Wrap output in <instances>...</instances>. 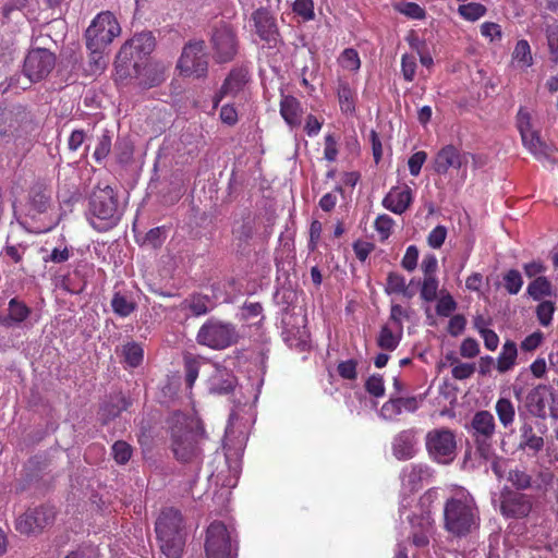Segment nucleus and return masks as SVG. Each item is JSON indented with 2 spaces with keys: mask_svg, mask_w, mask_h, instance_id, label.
<instances>
[{
  "mask_svg": "<svg viewBox=\"0 0 558 558\" xmlns=\"http://www.w3.org/2000/svg\"><path fill=\"white\" fill-rule=\"evenodd\" d=\"M444 530L454 538H463L478 530L481 515L472 494L459 488L444 504Z\"/></svg>",
  "mask_w": 558,
  "mask_h": 558,
  "instance_id": "f257e3e1",
  "label": "nucleus"
},
{
  "mask_svg": "<svg viewBox=\"0 0 558 558\" xmlns=\"http://www.w3.org/2000/svg\"><path fill=\"white\" fill-rule=\"evenodd\" d=\"M123 215L117 192L109 185L97 186L88 198V220L98 232L116 227Z\"/></svg>",
  "mask_w": 558,
  "mask_h": 558,
  "instance_id": "f03ea898",
  "label": "nucleus"
},
{
  "mask_svg": "<svg viewBox=\"0 0 558 558\" xmlns=\"http://www.w3.org/2000/svg\"><path fill=\"white\" fill-rule=\"evenodd\" d=\"M205 438L201 422L179 417L171 427V447L177 460L183 463L198 462L202 457L199 442Z\"/></svg>",
  "mask_w": 558,
  "mask_h": 558,
  "instance_id": "7ed1b4c3",
  "label": "nucleus"
},
{
  "mask_svg": "<svg viewBox=\"0 0 558 558\" xmlns=\"http://www.w3.org/2000/svg\"><path fill=\"white\" fill-rule=\"evenodd\" d=\"M156 533L167 558H180L185 545L181 512L174 508L165 509L156 521Z\"/></svg>",
  "mask_w": 558,
  "mask_h": 558,
  "instance_id": "20e7f679",
  "label": "nucleus"
},
{
  "mask_svg": "<svg viewBox=\"0 0 558 558\" xmlns=\"http://www.w3.org/2000/svg\"><path fill=\"white\" fill-rule=\"evenodd\" d=\"M155 37L150 32H143L134 35L119 50L114 66L120 78L131 76V68L138 71V62L155 49Z\"/></svg>",
  "mask_w": 558,
  "mask_h": 558,
  "instance_id": "39448f33",
  "label": "nucleus"
},
{
  "mask_svg": "<svg viewBox=\"0 0 558 558\" xmlns=\"http://www.w3.org/2000/svg\"><path fill=\"white\" fill-rule=\"evenodd\" d=\"M241 336L235 325L216 318L204 323L196 336V341L213 350H225L239 342Z\"/></svg>",
  "mask_w": 558,
  "mask_h": 558,
  "instance_id": "423d86ee",
  "label": "nucleus"
},
{
  "mask_svg": "<svg viewBox=\"0 0 558 558\" xmlns=\"http://www.w3.org/2000/svg\"><path fill=\"white\" fill-rule=\"evenodd\" d=\"M177 69L183 77L203 78L208 73V54L204 40L187 41L177 63Z\"/></svg>",
  "mask_w": 558,
  "mask_h": 558,
  "instance_id": "0eeeda50",
  "label": "nucleus"
},
{
  "mask_svg": "<svg viewBox=\"0 0 558 558\" xmlns=\"http://www.w3.org/2000/svg\"><path fill=\"white\" fill-rule=\"evenodd\" d=\"M425 445L429 457L440 464L451 463L457 456L456 435L449 428L429 430L426 434Z\"/></svg>",
  "mask_w": 558,
  "mask_h": 558,
  "instance_id": "6e6552de",
  "label": "nucleus"
},
{
  "mask_svg": "<svg viewBox=\"0 0 558 558\" xmlns=\"http://www.w3.org/2000/svg\"><path fill=\"white\" fill-rule=\"evenodd\" d=\"M121 27L116 16L109 12L99 13L86 29V43L92 47H107L119 36Z\"/></svg>",
  "mask_w": 558,
  "mask_h": 558,
  "instance_id": "1a4fd4ad",
  "label": "nucleus"
},
{
  "mask_svg": "<svg viewBox=\"0 0 558 558\" xmlns=\"http://www.w3.org/2000/svg\"><path fill=\"white\" fill-rule=\"evenodd\" d=\"M496 423L489 411H477L470 423V432L476 446V451L484 459L492 453V439L495 435Z\"/></svg>",
  "mask_w": 558,
  "mask_h": 558,
  "instance_id": "9d476101",
  "label": "nucleus"
},
{
  "mask_svg": "<svg viewBox=\"0 0 558 558\" xmlns=\"http://www.w3.org/2000/svg\"><path fill=\"white\" fill-rule=\"evenodd\" d=\"M210 44L214 59L217 63H227L232 61L239 50L236 34L226 24L214 29Z\"/></svg>",
  "mask_w": 558,
  "mask_h": 558,
  "instance_id": "9b49d317",
  "label": "nucleus"
},
{
  "mask_svg": "<svg viewBox=\"0 0 558 558\" xmlns=\"http://www.w3.org/2000/svg\"><path fill=\"white\" fill-rule=\"evenodd\" d=\"M205 551L207 558H231V535L227 526L219 521H214L206 531Z\"/></svg>",
  "mask_w": 558,
  "mask_h": 558,
  "instance_id": "f8f14e48",
  "label": "nucleus"
},
{
  "mask_svg": "<svg viewBox=\"0 0 558 558\" xmlns=\"http://www.w3.org/2000/svg\"><path fill=\"white\" fill-rule=\"evenodd\" d=\"M54 54L45 48L31 50L24 61L23 71L31 82L45 78L54 68Z\"/></svg>",
  "mask_w": 558,
  "mask_h": 558,
  "instance_id": "ddd939ff",
  "label": "nucleus"
},
{
  "mask_svg": "<svg viewBox=\"0 0 558 558\" xmlns=\"http://www.w3.org/2000/svg\"><path fill=\"white\" fill-rule=\"evenodd\" d=\"M532 500L529 495L505 487L500 495V512L508 519L526 518L532 511Z\"/></svg>",
  "mask_w": 558,
  "mask_h": 558,
  "instance_id": "4468645a",
  "label": "nucleus"
},
{
  "mask_svg": "<svg viewBox=\"0 0 558 558\" xmlns=\"http://www.w3.org/2000/svg\"><path fill=\"white\" fill-rule=\"evenodd\" d=\"M248 82L250 73L246 66L241 65L231 69L221 87L213 98L214 108H217L225 97L238 96L241 92H243Z\"/></svg>",
  "mask_w": 558,
  "mask_h": 558,
  "instance_id": "2eb2a0df",
  "label": "nucleus"
},
{
  "mask_svg": "<svg viewBox=\"0 0 558 558\" xmlns=\"http://www.w3.org/2000/svg\"><path fill=\"white\" fill-rule=\"evenodd\" d=\"M54 520V512L47 507H38L28 511L16 520L15 529L25 535L41 531Z\"/></svg>",
  "mask_w": 558,
  "mask_h": 558,
  "instance_id": "dca6fc26",
  "label": "nucleus"
},
{
  "mask_svg": "<svg viewBox=\"0 0 558 558\" xmlns=\"http://www.w3.org/2000/svg\"><path fill=\"white\" fill-rule=\"evenodd\" d=\"M252 20L259 38L275 47L280 37L275 16L267 9L259 8L253 12Z\"/></svg>",
  "mask_w": 558,
  "mask_h": 558,
  "instance_id": "f3484780",
  "label": "nucleus"
},
{
  "mask_svg": "<svg viewBox=\"0 0 558 558\" xmlns=\"http://www.w3.org/2000/svg\"><path fill=\"white\" fill-rule=\"evenodd\" d=\"M416 430L413 428L399 432L392 440V454L398 460H410L416 453Z\"/></svg>",
  "mask_w": 558,
  "mask_h": 558,
  "instance_id": "a211bd4d",
  "label": "nucleus"
},
{
  "mask_svg": "<svg viewBox=\"0 0 558 558\" xmlns=\"http://www.w3.org/2000/svg\"><path fill=\"white\" fill-rule=\"evenodd\" d=\"M32 314V310L17 298L9 301L8 314H0V325L5 328L21 326Z\"/></svg>",
  "mask_w": 558,
  "mask_h": 558,
  "instance_id": "6ab92c4d",
  "label": "nucleus"
},
{
  "mask_svg": "<svg viewBox=\"0 0 558 558\" xmlns=\"http://www.w3.org/2000/svg\"><path fill=\"white\" fill-rule=\"evenodd\" d=\"M430 476L429 469L422 464H411L404 468L400 478L402 488L408 493H414L422 487V483Z\"/></svg>",
  "mask_w": 558,
  "mask_h": 558,
  "instance_id": "aec40b11",
  "label": "nucleus"
},
{
  "mask_svg": "<svg viewBox=\"0 0 558 558\" xmlns=\"http://www.w3.org/2000/svg\"><path fill=\"white\" fill-rule=\"evenodd\" d=\"M411 203L412 192L407 185L403 190L392 187L383 199V206L398 215L403 214L410 207Z\"/></svg>",
  "mask_w": 558,
  "mask_h": 558,
  "instance_id": "412c9836",
  "label": "nucleus"
},
{
  "mask_svg": "<svg viewBox=\"0 0 558 558\" xmlns=\"http://www.w3.org/2000/svg\"><path fill=\"white\" fill-rule=\"evenodd\" d=\"M462 166V156L453 145L442 147L434 160V170L439 174H445L450 168L459 169Z\"/></svg>",
  "mask_w": 558,
  "mask_h": 558,
  "instance_id": "4be33fe9",
  "label": "nucleus"
},
{
  "mask_svg": "<svg viewBox=\"0 0 558 558\" xmlns=\"http://www.w3.org/2000/svg\"><path fill=\"white\" fill-rule=\"evenodd\" d=\"M29 210L35 214H45L51 205V191L44 183H35L28 193Z\"/></svg>",
  "mask_w": 558,
  "mask_h": 558,
  "instance_id": "5701e85b",
  "label": "nucleus"
},
{
  "mask_svg": "<svg viewBox=\"0 0 558 558\" xmlns=\"http://www.w3.org/2000/svg\"><path fill=\"white\" fill-rule=\"evenodd\" d=\"M550 389L549 386L539 384L527 393L525 407L533 416L542 420L546 418L545 397L547 392H550Z\"/></svg>",
  "mask_w": 558,
  "mask_h": 558,
  "instance_id": "b1692460",
  "label": "nucleus"
},
{
  "mask_svg": "<svg viewBox=\"0 0 558 558\" xmlns=\"http://www.w3.org/2000/svg\"><path fill=\"white\" fill-rule=\"evenodd\" d=\"M255 232V222L251 217L243 218L233 227L232 234L238 252L245 254Z\"/></svg>",
  "mask_w": 558,
  "mask_h": 558,
  "instance_id": "393cba45",
  "label": "nucleus"
},
{
  "mask_svg": "<svg viewBox=\"0 0 558 558\" xmlns=\"http://www.w3.org/2000/svg\"><path fill=\"white\" fill-rule=\"evenodd\" d=\"M130 405V401L121 393L110 396L99 409V417L102 424H108L110 421L118 417L122 411H125Z\"/></svg>",
  "mask_w": 558,
  "mask_h": 558,
  "instance_id": "a878e982",
  "label": "nucleus"
},
{
  "mask_svg": "<svg viewBox=\"0 0 558 558\" xmlns=\"http://www.w3.org/2000/svg\"><path fill=\"white\" fill-rule=\"evenodd\" d=\"M131 76L135 75L138 84L144 88L158 86L165 81L163 72L151 64L141 68V62H138V71L131 68Z\"/></svg>",
  "mask_w": 558,
  "mask_h": 558,
  "instance_id": "bb28decb",
  "label": "nucleus"
},
{
  "mask_svg": "<svg viewBox=\"0 0 558 558\" xmlns=\"http://www.w3.org/2000/svg\"><path fill=\"white\" fill-rule=\"evenodd\" d=\"M280 114L290 126H300L302 117L300 101L293 96H283L280 101Z\"/></svg>",
  "mask_w": 558,
  "mask_h": 558,
  "instance_id": "cd10ccee",
  "label": "nucleus"
},
{
  "mask_svg": "<svg viewBox=\"0 0 558 558\" xmlns=\"http://www.w3.org/2000/svg\"><path fill=\"white\" fill-rule=\"evenodd\" d=\"M236 378L227 371H217L209 381V392L214 395H229L234 390Z\"/></svg>",
  "mask_w": 558,
  "mask_h": 558,
  "instance_id": "c85d7f7f",
  "label": "nucleus"
},
{
  "mask_svg": "<svg viewBox=\"0 0 558 558\" xmlns=\"http://www.w3.org/2000/svg\"><path fill=\"white\" fill-rule=\"evenodd\" d=\"M520 133L524 146L537 158H546L549 156V147L542 142L538 134L531 130H525L522 125L520 126Z\"/></svg>",
  "mask_w": 558,
  "mask_h": 558,
  "instance_id": "c756f323",
  "label": "nucleus"
},
{
  "mask_svg": "<svg viewBox=\"0 0 558 558\" xmlns=\"http://www.w3.org/2000/svg\"><path fill=\"white\" fill-rule=\"evenodd\" d=\"M517 356V344L510 340L506 341L497 359V369L500 373L508 372L515 364Z\"/></svg>",
  "mask_w": 558,
  "mask_h": 558,
  "instance_id": "7c9ffc66",
  "label": "nucleus"
},
{
  "mask_svg": "<svg viewBox=\"0 0 558 558\" xmlns=\"http://www.w3.org/2000/svg\"><path fill=\"white\" fill-rule=\"evenodd\" d=\"M120 355L130 367H137L142 364L144 359V350L142 345L135 341H129L123 344Z\"/></svg>",
  "mask_w": 558,
  "mask_h": 558,
  "instance_id": "2f4dec72",
  "label": "nucleus"
},
{
  "mask_svg": "<svg viewBox=\"0 0 558 558\" xmlns=\"http://www.w3.org/2000/svg\"><path fill=\"white\" fill-rule=\"evenodd\" d=\"M521 432V441L519 445L520 449H530L534 452H538L544 447V439L539 436H536L533 433V426L530 423H524L520 429Z\"/></svg>",
  "mask_w": 558,
  "mask_h": 558,
  "instance_id": "473e14b6",
  "label": "nucleus"
},
{
  "mask_svg": "<svg viewBox=\"0 0 558 558\" xmlns=\"http://www.w3.org/2000/svg\"><path fill=\"white\" fill-rule=\"evenodd\" d=\"M526 292L533 300L539 301L553 294V286L546 277L538 276L530 282Z\"/></svg>",
  "mask_w": 558,
  "mask_h": 558,
  "instance_id": "72a5a7b5",
  "label": "nucleus"
},
{
  "mask_svg": "<svg viewBox=\"0 0 558 558\" xmlns=\"http://www.w3.org/2000/svg\"><path fill=\"white\" fill-rule=\"evenodd\" d=\"M50 460L43 456H35L31 458L26 463L27 476L33 480L41 477L40 474L45 475L50 473Z\"/></svg>",
  "mask_w": 558,
  "mask_h": 558,
  "instance_id": "f704fd0d",
  "label": "nucleus"
},
{
  "mask_svg": "<svg viewBox=\"0 0 558 558\" xmlns=\"http://www.w3.org/2000/svg\"><path fill=\"white\" fill-rule=\"evenodd\" d=\"M495 410L500 424L507 428L509 427L515 416V409L513 403L507 398H500L495 405Z\"/></svg>",
  "mask_w": 558,
  "mask_h": 558,
  "instance_id": "c9c22d12",
  "label": "nucleus"
},
{
  "mask_svg": "<svg viewBox=\"0 0 558 558\" xmlns=\"http://www.w3.org/2000/svg\"><path fill=\"white\" fill-rule=\"evenodd\" d=\"M401 332L402 330H400L399 335H395L388 325H384L377 338V345L385 351L396 350L401 340Z\"/></svg>",
  "mask_w": 558,
  "mask_h": 558,
  "instance_id": "e433bc0d",
  "label": "nucleus"
},
{
  "mask_svg": "<svg viewBox=\"0 0 558 558\" xmlns=\"http://www.w3.org/2000/svg\"><path fill=\"white\" fill-rule=\"evenodd\" d=\"M507 480L517 492L530 489L533 483L532 476L526 471L518 468L509 470Z\"/></svg>",
  "mask_w": 558,
  "mask_h": 558,
  "instance_id": "4c0bfd02",
  "label": "nucleus"
},
{
  "mask_svg": "<svg viewBox=\"0 0 558 558\" xmlns=\"http://www.w3.org/2000/svg\"><path fill=\"white\" fill-rule=\"evenodd\" d=\"M112 311L120 317H128L136 310V303L116 292L111 300Z\"/></svg>",
  "mask_w": 558,
  "mask_h": 558,
  "instance_id": "58836bf2",
  "label": "nucleus"
},
{
  "mask_svg": "<svg viewBox=\"0 0 558 558\" xmlns=\"http://www.w3.org/2000/svg\"><path fill=\"white\" fill-rule=\"evenodd\" d=\"M512 58L519 63L521 68H529L533 64L530 45L526 40L521 39L517 43Z\"/></svg>",
  "mask_w": 558,
  "mask_h": 558,
  "instance_id": "ea45409f",
  "label": "nucleus"
},
{
  "mask_svg": "<svg viewBox=\"0 0 558 558\" xmlns=\"http://www.w3.org/2000/svg\"><path fill=\"white\" fill-rule=\"evenodd\" d=\"M28 0H8L2 7V16L5 21L19 19L23 14Z\"/></svg>",
  "mask_w": 558,
  "mask_h": 558,
  "instance_id": "a19ab883",
  "label": "nucleus"
},
{
  "mask_svg": "<svg viewBox=\"0 0 558 558\" xmlns=\"http://www.w3.org/2000/svg\"><path fill=\"white\" fill-rule=\"evenodd\" d=\"M523 286V279L519 270L510 269L504 275V287L509 294H518Z\"/></svg>",
  "mask_w": 558,
  "mask_h": 558,
  "instance_id": "79ce46f5",
  "label": "nucleus"
},
{
  "mask_svg": "<svg viewBox=\"0 0 558 558\" xmlns=\"http://www.w3.org/2000/svg\"><path fill=\"white\" fill-rule=\"evenodd\" d=\"M86 47L89 50V68L93 73L101 71L106 68L107 61L104 57V50L106 47H92L86 43Z\"/></svg>",
  "mask_w": 558,
  "mask_h": 558,
  "instance_id": "37998d69",
  "label": "nucleus"
},
{
  "mask_svg": "<svg viewBox=\"0 0 558 558\" xmlns=\"http://www.w3.org/2000/svg\"><path fill=\"white\" fill-rule=\"evenodd\" d=\"M201 361L198 357L187 354L184 356L185 381L187 386L192 387L197 379L199 372Z\"/></svg>",
  "mask_w": 558,
  "mask_h": 558,
  "instance_id": "c03bdc74",
  "label": "nucleus"
},
{
  "mask_svg": "<svg viewBox=\"0 0 558 558\" xmlns=\"http://www.w3.org/2000/svg\"><path fill=\"white\" fill-rule=\"evenodd\" d=\"M338 99L343 112L354 111L353 92L347 83L339 84Z\"/></svg>",
  "mask_w": 558,
  "mask_h": 558,
  "instance_id": "a18cd8bd",
  "label": "nucleus"
},
{
  "mask_svg": "<svg viewBox=\"0 0 558 558\" xmlns=\"http://www.w3.org/2000/svg\"><path fill=\"white\" fill-rule=\"evenodd\" d=\"M458 12L468 21H476L486 13V8L481 3L471 2L461 4Z\"/></svg>",
  "mask_w": 558,
  "mask_h": 558,
  "instance_id": "49530a36",
  "label": "nucleus"
},
{
  "mask_svg": "<svg viewBox=\"0 0 558 558\" xmlns=\"http://www.w3.org/2000/svg\"><path fill=\"white\" fill-rule=\"evenodd\" d=\"M112 456L117 463L125 464L132 457V447L123 440H118L112 445Z\"/></svg>",
  "mask_w": 558,
  "mask_h": 558,
  "instance_id": "de8ad7c7",
  "label": "nucleus"
},
{
  "mask_svg": "<svg viewBox=\"0 0 558 558\" xmlns=\"http://www.w3.org/2000/svg\"><path fill=\"white\" fill-rule=\"evenodd\" d=\"M438 280L436 277H424L421 287V298L426 302H433L437 298Z\"/></svg>",
  "mask_w": 558,
  "mask_h": 558,
  "instance_id": "09e8293b",
  "label": "nucleus"
},
{
  "mask_svg": "<svg viewBox=\"0 0 558 558\" xmlns=\"http://www.w3.org/2000/svg\"><path fill=\"white\" fill-rule=\"evenodd\" d=\"M99 548L94 544H82L70 551L64 558H99Z\"/></svg>",
  "mask_w": 558,
  "mask_h": 558,
  "instance_id": "8fccbe9b",
  "label": "nucleus"
},
{
  "mask_svg": "<svg viewBox=\"0 0 558 558\" xmlns=\"http://www.w3.org/2000/svg\"><path fill=\"white\" fill-rule=\"evenodd\" d=\"M555 312L554 303L550 301H543L536 307V316L539 324L544 327L550 325L553 320V314Z\"/></svg>",
  "mask_w": 558,
  "mask_h": 558,
  "instance_id": "3c124183",
  "label": "nucleus"
},
{
  "mask_svg": "<svg viewBox=\"0 0 558 558\" xmlns=\"http://www.w3.org/2000/svg\"><path fill=\"white\" fill-rule=\"evenodd\" d=\"M293 12L301 16L304 21L314 19V1L313 0H295L293 3Z\"/></svg>",
  "mask_w": 558,
  "mask_h": 558,
  "instance_id": "603ef678",
  "label": "nucleus"
},
{
  "mask_svg": "<svg viewBox=\"0 0 558 558\" xmlns=\"http://www.w3.org/2000/svg\"><path fill=\"white\" fill-rule=\"evenodd\" d=\"M208 296L205 295H193L187 300L189 308L195 316L205 315L208 313Z\"/></svg>",
  "mask_w": 558,
  "mask_h": 558,
  "instance_id": "864d4df0",
  "label": "nucleus"
},
{
  "mask_svg": "<svg viewBox=\"0 0 558 558\" xmlns=\"http://www.w3.org/2000/svg\"><path fill=\"white\" fill-rule=\"evenodd\" d=\"M365 390L376 397H383L385 395V385L383 376L380 375H372L365 381Z\"/></svg>",
  "mask_w": 558,
  "mask_h": 558,
  "instance_id": "5fc2aeb1",
  "label": "nucleus"
},
{
  "mask_svg": "<svg viewBox=\"0 0 558 558\" xmlns=\"http://www.w3.org/2000/svg\"><path fill=\"white\" fill-rule=\"evenodd\" d=\"M393 226V219L388 215H379L375 220V229L380 234V240L389 238Z\"/></svg>",
  "mask_w": 558,
  "mask_h": 558,
  "instance_id": "6e6d98bb",
  "label": "nucleus"
},
{
  "mask_svg": "<svg viewBox=\"0 0 558 558\" xmlns=\"http://www.w3.org/2000/svg\"><path fill=\"white\" fill-rule=\"evenodd\" d=\"M357 361L354 359H350L347 361H342L338 364L337 371L340 377L349 380H354L357 377Z\"/></svg>",
  "mask_w": 558,
  "mask_h": 558,
  "instance_id": "4d7b16f0",
  "label": "nucleus"
},
{
  "mask_svg": "<svg viewBox=\"0 0 558 558\" xmlns=\"http://www.w3.org/2000/svg\"><path fill=\"white\" fill-rule=\"evenodd\" d=\"M117 159L120 163H128L133 156V145L126 140H119L116 143Z\"/></svg>",
  "mask_w": 558,
  "mask_h": 558,
  "instance_id": "13d9d810",
  "label": "nucleus"
},
{
  "mask_svg": "<svg viewBox=\"0 0 558 558\" xmlns=\"http://www.w3.org/2000/svg\"><path fill=\"white\" fill-rule=\"evenodd\" d=\"M386 292L389 294L405 292L404 277L397 272H389V275L387 277Z\"/></svg>",
  "mask_w": 558,
  "mask_h": 558,
  "instance_id": "bf43d9fd",
  "label": "nucleus"
},
{
  "mask_svg": "<svg viewBox=\"0 0 558 558\" xmlns=\"http://www.w3.org/2000/svg\"><path fill=\"white\" fill-rule=\"evenodd\" d=\"M402 413L398 398H390L387 402H385L380 409V415L383 418L387 421L395 420L398 415Z\"/></svg>",
  "mask_w": 558,
  "mask_h": 558,
  "instance_id": "052dcab7",
  "label": "nucleus"
},
{
  "mask_svg": "<svg viewBox=\"0 0 558 558\" xmlns=\"http://www.w3.org/2000/svg\"><path fill=\"white\" fill-rule=\"evenodd\" d=\"M342 64L345 69L351 71H356L360 69L361 61L359 58V53L356 50L352 48H347L341 54Z\"/></svg>",
  "mask_w": 558,
  "mask_h": 558,
  "instance_id": "680f3d73",
  "label": "nucleus"
},
{
  "mask_svg": "<svg viewBox=\"0 0 558 558\" xmlns=\"http://www.w3.org/2000/svg\"><path fill=\"white\" fill-rule=\"evenodd\" d=\"M447 236V229L444 226L434 228L427 236V243L433 248H439L444 244Z\"/></svg>",
  "mask_w": 558,
  "mask_h": 558,
  "instance_id": "e2e57ef3",
  "label": "nucleus"
},
{
  "mask_svg": "<svg viewBox=\"0 0 558 558\" xmlns=\"http://www.w3.org/2000/svg\"><path fill=\"white\" fill-rule=\"evenodd\" d=\"M457 308V303L450 294L444 295L437 303L436 312L439 316L448 317Z\"/></svg>",
  "mask_w": 558,
  "mask_h": 558,
  "instance_id": "0e129e2a",
  "label": "nucleus"
},
{
  "mask_svg": "<svg viewBox=\"0 0 558 558\" xmlns=\"http://www.w3.org/2000/svg\"><path fill=\"white\" fill-rule=\"evenodd\" d=\"M418 250L415 245H410L402 258L401 265L408 271H413L417 266Z\"/></svg>",
  "mask_w": 558,
  "mask_h": 558,
  "instance_id": "69168bd1",
  "label": "nucleus"
},
{
  "mask_svg": "<svg viewBox=\"0 0 558 558\" xmlns=\"http://www.w3.org/2000/svg\"><path fill=\"white\" fill-rule=\"evenodd\" d=\"M398 9L401 13L411 19L422 20L425 17V10L414 2L402 3Z\"/></svg>",
  "mask_w": 558,
  "mask_h": 558,
  "instance_id": "338daca9",
  "label": "nucleus"
},
{
  "mask_svg": "<svg viewBox=\"0 0 558 558\" xmlns=\"http://www.w3.org/2000/svg\"><path fill=\"white\" fill-rule=\"evenodd\" d=\"M162 229L157 227L150 229L144 236L142 245H149L153 248L160 247L163 242Z\"/></svg>",
  "mask_w": 558,
  "mask_h": 558,
  "instance_id": "774afa93",
  "label": "nucleus"
}]
</instances>
